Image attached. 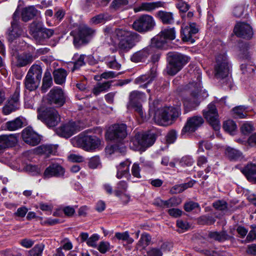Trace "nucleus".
I'll return each instance as SVG.
<instances>
[{
  "label": "nucleus",
  "mask_w": 256,
  "mask_h": 256,
  "mask_svg": "<svg viewBox=\"0 0 256 256\" xmlns=\"http://www.w3.org/2000/svg\"><path fill=\"white\" fill-rule=\"evenodd\" d=\"M200 78V75H198L196 82H190L187 86V88L190 92L192 96L190 98H186L184 100V105L187 111L194 109L200 104L198 97L202 91Z\"/></svg>",
  "instance_id": "nucleus-5"
},
{
  "label": "nucleus",
  "mask_w": 256,
  "mask_h": 256,
  "mask_svg": "<svg viewBox=\"0 0 256 256\" xmlns=\"http://www.w3.org/2000/svg\"><path fill=\"white\" fill-rule=\"evenodd\" d=\"M140 170L139 165L138 164L134 163L132 168V176L136 178H140L141 177Z\"/></svg>",
  "instance_id": "nucleus-63"
},
{
  "label": "nucleus",
  "mask_w": 256,
  "mask_h": 256,
  "mask_svg": "<svg viewBox=\"0 0 256 256\" xmlns=\"http://www.w3.org/2000/svg\"><path fill=\"white\" fill-rule=\"evenodd\" d=\"M204 123V120L200 116H194L188 120L185 126L182 129L184 132H194Z\"/></svg>",
  "instance_id": "nucleus-22"
},
{
  "label": "nucleus",
  "mask_w": 256,
  "mask_h": 256,
  "mask_svg": "<svg viewBox=\"0 0 256 256\" xmlns=\"http://www.w3.org/2000/svg\"><path fill=\"white\" fill-rule=\"evenodd\" d=\"M252 230L248 234L246 240L248 242H251L256 238V226H252Z\"/></svg>",
  "instance_id": "nucleus-61"
},
{
  "label": "nucleus",
  "mask_w": 256,
  "mask_h": 256,
  "mask_svg": "<svg viewBox=\"0 0 256 256\" xmlns=\"http://www.w3.org/2000/svg\"><path fill=\"white\" fill-rule=\"evenodd\" d=\"M77 130L76 123L74 122H70L62 126L59 129L62 136L64 137L68 138L74 134Z\"/></svg>",
  "instance_id": "nucleus-26"
},
{
  "label": "nucleus",
  "mask_w": 256,
  "mask_h": 256,
  "mask_svg": "<svg viewBox=\"0 0 256 256\" xmlns=\"http://www.w3.org/2000/svg\"><path fill=\"white\" fill-rule=\"evenodd\" d=\"M128 4V0H113L110 4V8L114 10H117L126 6Z\"/></svg>",
  "instance_id": "nucleus-45"
},
{
  "label": "nucleus",
  "mask_w": 256,
  "mask_h": 256,
  "mask_svg": "<svg viewBox=\"0 0 256 256\" xmlns=\"http://www.w3.org/2000/svg\"><path fill=\"white\" fill-rule=\"evenodd\" d=\"M198 32V28L194 22H190L188 25L182 24L181 29L182 39L184 42H193L192 36Z\"/></svg>",
  "instance_id": "nucleus-15"
},
{
  "label": "nucleus",
  "mask_w": 256,
  "mask_h": 256,
  "mask_svg": "<svg viewBox=\"0 0 256 256\" xmlns=\"http://www.w3.org/2000/svg\"><path fill=\"white\" fill-rule=\"evenodd\" d=\"M71 142L74 146L82 148L87 151L98 148L101 144L100 140L95 136L80 134L72 138Z\"/></svg>",
  "instance_id": "nucleus-7"
},
{
  "label": "nucleus",
  "mask_w": 256,
  "mask_h": 256,
  "mask_svg": "<svg viewBox=\"0 0 256 256\" xmlns=\"http://www.w3.org/2000/svg\"><path fill=\"white\" fill-rule=\"evenodd\" d=\"M22 120L17 118L7 122L4 124V128L9 131L16 130L22 128Z\"/></svg>",
  "instance_id": "nucleus-36"
},
{
  "label": "nucleus",
  "mask_w": 256,
  "mask_h": 256,
  "mask_svg": "<svg viewBox=\"0 0 256 256\" xmlns=\"http://www.w3.org/2000/svg\"><path fill=\"white\" fill-rule=\"evenodd\" d=\"M47 100L50 104L62 106L66 102V96L62 88L54 87L48 93Z\"/></svg>",
  "instance_id": "nucleus-13"
},
{
  "label": "nucleus",
  "mask_w": 256,
  "mask_h": 256,
  "mask_svg": "<svg viewBox=\"0 0 256 256\" xmlns=\"http://www.w3.org/2000/svg\"><path fill=\"white\" fill-rule=\"evenodd\" d=\"M198 207L199 204L197 202L190 201L184 204V209L186 212H190Z\"/></svg>",
  "instance_id": "nucleus-59"
},
{
  "label": "nucleus",
  "mask_w": 256,
  "mask_h": 256,
  "mask_svg": "<svg viewBox=\"0 0 256 256\" xmlns=\"http://www.w3.org/2000/svg\"><path fill=\"white\" fill-rule=\"evenodd\" d=\"M156 76L154 70H152L150 73L142 75L135 80V83L140 84V87L146 88L147 85L150 84Z\"/></svg>",
  "instance_id": "nucleus-25"
},
{
  "label": "nucleus",
  "mask_w": 256,
  "mask_h": 256,
  "mask_svg": "<svg viewBox=\"0 0 256 256\" xmlns=\"http://www.w3.org/2000/svg\"><path fill=\"white\" fill-rule=\"evenodd\" d=\"M213 206L217 210H223L227 208V203L222 200H219L213 203Z\"/></svg>",
  "instance_id": "nucleus-56"
},
{
  "label": "nucleus",
  "mask_w": 256,
  "mask_h": 256,
  "mask_svg": "<svg viewBox=\"0 0 256 256\" xmlns=\"http://www.w3.org/2000/svg\"><path fill=\"white\" fill-rule=\"evenodd\" d=\"M105 32L110 34L112 42L117 44L118 50L124 52H128L135 46V40L139 36L124 28H106Z\"/></svg>",
  "instance_id": "nucleus-1"
},
{
  "label": "nucleus",
  "mask_w": 256,
  "mask_h": 256,
  "mask_svg": "<svg viewBox=\"0 0 256 256\" xmlns=\"http://www.w3.org/2000/svg\"><path fill=\"white\" fill-rule=\"evenodd\" d=\"M22 138L26 143L32 146L38 144L40 141V136L30 128H26L22 130Z\"/></svg>",
  "instance_id": "nucleus-18"
},
{
  "label": "nucleus",
  "mask_w": 256,
  "mask_h": 256,
  "mask_svg": "<svg viewBox=\"0 0 256 256\" xmlns=\"http://www.w3.org/2000/svg\"><path fill=\"white\" fill-rule=\"evenodd\" d=\"M208 236L220 242L233 240L234 238L232 236L228 234L226 231H222L220 232H210L208 233Z\"/></svg>",
  "instance_id": "nucleus-31"
},
{
  "label": "nucleus",
  "mask_w": 256,
  "mask_h": 256,
  "mask_svg": "<svg viewBox=\"0 0 256 256\" xmlns=\"http://www.w3.org/2000/svg\"><path fill=\"white\" fill-rule=\"evenodd\" d=\"M115 237L119 240L126 241L128 244H132L134 242V240L130 236L128 232H116L115 234Z\"/></svg>",
  "instance_id": "nucleus-48"
},
{
  "label": "nucleus",
  "mask_w": 256,
  "mask_h": 256,
  "mask_svg": "<svg viewBox=\"0 0 256 256\" xmlns=\"http://www.w3.org/2000/svg\"><path fill=\"white\" fill-rule=\"evenodd\" d=\"M100 164V160L98 156L92 157L89 160L88 166L91 168H98Z\"/></svg>",
  "instance_id": "nucleus-55"
},
{
  "label": "nucleus",
  "mask_w": 256,
  "mask_h": 256,
  "mask_svg": "<svg viewBox=\"0 0 256 256\" xmlns=\"http://www.w3.org/2000/svg\"><path fill=\"white\" fill-rule=\"evenodd\" d=\"M234 116L240 118H243L247 116V108L244 106H238L235 107L232 109Z\"/></svg>",
  "instance_id": "nucleus-41"
},
{
  "label": "nucleus",
  "mask_w": 256,
  "mask_h": 256,
  "mask_svg": "<svg viewBox=\"0 0 256 256\" xmlns=\"http://www.w3.org/2000/svg\"><path fill=\"white\" fill-rule=\"evenodd\" d=\"M165 244H162L160 248H152L148 252V256H162V250L164 247Z\"/></svg>",
  "instance_id": "nucleus-53"
},
{
  "label": "nucleus",
  "mask_w": 256,
  "mask_h": 256,
  "mask_svg": "<svg viewBox=\"0 0 256 256\" xmlns=\"http://www.w3.org/2000/svg\"><path fill=\"white\" fill-rule=\"evenodd\" d=\"M128 188V184L126 182L121 180L118 183L117 190L115 191V194L117 196H119L123 192L126 190Z\"/></svg>",
  "instance_id": "nucleus-49"
},
{
  "label": "nucleus",
  "mask_w": 256,
  "mask_h": 256,
  "mask_svg": "<svg viewBox=\"0 0 256 256\" xmlns=\"http://www.w3.org/2000/svg\"><path fill=\"white\" fill-rule=\"evenodd\" d=\"M120 73H116L112 71H108L102 73L100 76V79L98 80L102 79H108L116 78Z\"/></svg>",
  "instance_id": "nucleus-57"
},
{
  "label": "nucleus",
  "mask_w": 256,
  "mask_h": 256,
  "mask_svg": "<svg viewBox=\"0 0 256 256\" xmlns=\"http://www.w3.org/2000/svg\"><path fill=\"white\" fill-rule=\"evenodd\" d=\"M156 16L165 24H170L174 22V15L171 12L160 10L156 12Z\"/></svg>",
  "instance_id": "nucleus-29"
},
{
  "label": "nucleus",
  "mask_w": 256,
  "mask_h": 256,
  "mask_svg": "<svg viewBox=\"0 0 256 256\" xmlns=\"http://www.w3.org/2000/svg\"><path fill=\"white\" fill-rule=\"evenodd\" d=\"M234 32L238 36L244 38H250L253 34L251 26L246 23L241 22L236 24Z\"/></svg>",
  "instance_id": "nucleus-16"
},
{
  "label": "nucleus",
  "mask_w": 256,
  "mask_h": 256,
  "mask_svg": "<svg viewBox=\"0 0 256 256\" xmlns=\"http://www.w3.org/2000/svg\"><path fill=\"white\" fill-rule=\"evenodd\" d=\"M160 34L164 38L167 42L168 40H172L176 38V30L174 28H168L162 30Z\"/></svg>",
  "instance_id": "nucleus-39"
},
{
  "label": "nucleus",
  "mask_w": 256,
  "mask_h": 256,
  "mask_svg": "<svg viewBox=\"0 0 256 256\" xmlns=\"http://www.w3.org/2000/svg\"><path fill=\"white\" fill-rule=\"evenodd\" d=\"M94 30L88 26L81 28L78 33L74 35V44L76 48L80 47L82 44L86 43V37L94 34ZM74 32H71L70 34L73 36Z\"/></svg>",
  "instance_id": "nucleus-14"
},
{
  "label": "nucleus",
  "mask_w": 256,
  "mask_h": 256,
  "mask_svg": "<svg viewBox=\"0 0 256 256\" xmlns=\"http://www.w3.org/2000/svg\"><path fill=\"white\" fill-rule=\"evenodd\" d=\"M53 75L54 82L58 84H62L65 82L67 72L64 69H58L54 72Z\"/></svg>",
  "instance_id": "nucleus-35"
},
{
  "label": "nucleus",
  "mask_w": 256,
  "mask_h": 256,
  "mask_svg": "<svg viewBox=\"0 0 256 256\" xmlns=\"http://www.w3.org/2000/svg\"><path fill=\"white\" fill-rule=\"evenodd\" d=\"M203 115L215 130L220 129L218 114L216 106L214 104L211 103L206 108L203 110Z\"/></svg>",
  "instance_id": "nucleus-12"
},
{
  "label": "nucleus",
  "mask_w": 256,
  "mask_h": 256,
  "mask_svg": "<svg viewBox=\"0 0 256 256\" xmlns=\"http://www.w3.org/2000/svg\"><path fill=\"white\" fill-rule=\"evenodd\" d=\"M98 240L99 236L96 234H94L88 239L86 244L90 246L96 248V242Z\"/></svg>",
  "instance_id": "nucleus-58"
},
{
  "label": "nucleus",
  "mask_w": 256,
  "mask_h": 256,
  "mask_svg": "<svg viewBox=\"0 0 256 256\" xmlns=\"http://www.w3.org/2000/svg\"><path fill=\"white\" fill-rule=\"evenodd\" d=\"M37 118L50 128L56 126L60 122V115L52 108H38Z\"/></svg>",
  "instance_id": "nucleus-8"
},
{
  "label": "nucleus",
  "mask_w": 256,
  "mask_h": 256,
  "mask_svg": "<svg viewBox=\"0 0 256 256\" xmlns=\"http://www.w3.org/2000/svg\"><path fill=\"white\" fill-rule=\"evenodd\" d=\"M112 16L108 14H100L92 18L90 20V23L94 24L104 22H105L111 20Z\"/></svg>",
  "instance_id": "nucleus-40"
},
{
  "label": "nucleus",
  "mask_w": 256,
  "mask_h": 256,
  "mask_svg": "<svg viewBox=\"0 0 256 256\" xmlns=\"http://www.w3.org/2000/svg\"><path fill=\"white\" fill-rule=\"evenodd\" d=\"M150 54V50L148 48H144L134 53L131 57V60L135 62L144 61L148 56Z\"/></svg>",
  "instance_id": "nucleus-32"
},
{
  "label": "nucleus",
  "mask_w": 256,
  "mask_h": 256,
  "mask_svg": "<svg viewBox=\"0 0 256 256\" xmlns=\"http://www.w3.org/2000/svg\"><path fill=\"white\" fill-rule=\"evenodd\" d=\"M130 162L128 160L120 162L117 166V173L116 176L118 178H122L124 176H128L130 178L129 174V166L130 164Z\"/></svg>",
  "instance_id": "nucleus-28"
},
{
  "label": "nucleus",
  "mask_w": 256,
  "mask_h": 256,
  "mask_svg": "<svg viewBox=\"0 0 256 256\" xmlns=\"http://www.w3.org/2000/svg\"><path fill=\"white\" fill-rule=\"evenodd\" d=\"M44 248L42 244H36L28 252V256H42V252Z\"/></svg>",
  "instance_id": "nucleus-46"
},
{
  "label": "nucleus",
  "mask_w": 256,
  "mask_h": 256,
  "mask_svg": "<svg viewBox=\"0 0 256 256\" xmlns=\"http://www.w3.org/2000/svg\"><path fill=\"white\" fill-rule=\"evenodd\" d=\"M155 140L156 135L153 132H139L132 140L130 146L136 150L144 151L152 145Z\"/></svg>",
  "instance_id": "nucleus-6"
},
{
  "label": "nucleus",
  "mask_w": 256,
  "mask_h": 256,
  "mask_svg": "<svg viewBox=\"0 0 256 256\" xmlns=\"http://www.w3.org/2000/svg\"><path fill=\"white\" fill-rule=\"evenodd\" d=\"M86 56L84 54L79 55L78 54H74L72 58L74 62H72L73 64L72 72L85 64L84 59Z\"/></svg>",
  "instance_id": "nucleus-38"
},
{
  "label": "nucleus",
  "mask_w": 256,
  "mask_h": 256,
  "mask_svg": "<svg viewBox=\"0 0 256 256\" xmlns=\"http://www.w3.org/2000/svg\"><path fill=\"white\" fill-rule=\"evenodd\" d=\"M230 71V64L225 54H220L216 57L214 75L217 79L222 80L228 77Z\"/></svg>",
  "instance_id": "nucleus-10"
},
{
  "label": "nucleus",
  "mask_w": 256,
  "mask_h": 256,
  "mask_svg": "<svg viewBox=\"0 0 256 256\" xmlns=\"http://www.w3.org/2000/svg\"><path fill=\"white\" fill-rule=\"evenodd\" d=\"M241 172L250 182H256V164H248Z\"/></svg>",
  "instance_id": "nucleus-27"
},
{
  "label": "nucleus",
  "mask_w": 256,
  "mask_h": 256,
  "mask_svg": "<svg viewBox=\"0 0 256 256\" xmlns=\"http://www.w3.org/2000/svg\"><path fill=\"white\" fill-rule=\"evenodd\" d=\"M64 170L60 165L54 164L48 166L43 174L44 178H49L52 177H60L64 176Z\"/></svg>",
  "instance_id": "nucleus-20"
},
{
  "label": "nucleus",
  "mask_w": 256,
  "mask_h": 256,
  "mask_svg": "<svg viewBox=\"0 0 256 256\" xmlns=\"http://www.w3.org/2000/svg\"><path fill=\"white\" fill-rule=\"evenodd\" d=\"M52 84V80L51 74L50 72H46L44 73L42 80V89L46 90L50 88Z\"/></svg>",
  "instance_id": "nucleus-44"
},
{
  "label": "nucleus",
  "mask_w": 256,
  "mask_h": 256,
  "mask_svg": "<svg viewBox=\"0 0 256 256\" xmlns=\"http://www.w3.org/2000/svg\"><path fill=\"white\" fill-rule=\"evenodd\" d=\"M224 129L227 132L232 134L236 129V125L232 120H228L224 122Z\"/></svg>",
  "instance_id": "nucleus-47"
},
{
  "label": "nucleus",
  "mask_w": 256,
  "mask_h": 256,
  "mask_svg": "<svg viewBox=\"0 0 256 256\" xmlns=\"http://www.w3.org/2000/svg\"><path fill=\"white\" fill-rule=\"evenodd\" d=\"M156 26L154 18L150 15L144 14L136 20L132 24V28L139 32L152 31Z\"/></svg>",
  "instance_id": "nucleus-9"
},
{
  "label": "nucleus",
  "mask_w": 256,
  "mask_h": 256,
  "mask_svg": "<svg viewBox=\"0 0 256 256\" xmlns=\"http://www.w3.org/2000/svg\"><path fill=\"white\" fill-rule=\"evenodd\" d=\"M164 5L165 2L161 1L142 2L138 6L134 8V12H135L142 11L152 12L160 8H164Z\"/></svg>",
  "instance_id": "nucleus-21"
},
{
  "label": "nucleus",
  "mask_w": 256,
  "mask_h": 256,
  "mask_svg": "<svg viewBox=\"0 0 256 256\" xmlns=\"http://www.w3.org/2000/svg\"><path fill=\"white\" fill-rule=\"evenodd\" d=\"M42 68L34 64L30 68L24 80L25 88L29 91L35 90L39 86L42 78Z\"/></svg>",
  "instance_id": "nucleus-4"
},
{
  "label": "nucleus",
  "mask_w": 256,
  "mask_h": 256,
  "mask_svg": "<svg viewBox=\"0 0 256 256\" xmlns=\"http://www.w3.org/2000/svg\"><path fill=\"white\" fill-rule=\"evenodd\" d=\"M68 160L73 162H80L84 161V158L82 156L76 154H70L68 156Z\"/></svg>",
  "instance_id": "nucleus-64"
},
{
  "label": "nucleus",
  "mask_w": 256,
  "mask_h": 256,
  "mask_svg": "<svg viewBox=\"0 0 256 256\" xmlns=\"http://www.w3.org/2000/svg\"><path fill=\"white\" fill-rule=\"evenodd\" d=\"M30 31L32 32H38V35L42 36L44 38H48L51 37L54 32L52 29L42 28L41 24L38 23L32 22L30 25Z\"/></svg>",
  "instance_id": "nucleus-24"
},
{
  "label": "nucleus",
  "mask_w": 256,
  "mask_h": 256,
  "mask_svg": "<svg viewBox=\"0 0 256 256\" xmlns=\"http://www.w3.org/2000/svg\"><path fill=\"white\" fill-rule=\"evenodd\" d=\"M180 114L179 108L164 107L156 110L154 120L158 124L166 126L171 123L172 120L178 118Z\"/></svg>",
  "instance_id": "nucleus-2"
},
{
  "label": "nucleus",
  "mask_w": 256,
  "mask_h": 256,
  "mask_svg": "<svg viewBox=\"0 0 256 256\" xmlns=\"http://www.w3.org/2000/svg\"><path fill=\"white\" fill-rule=\"evenodd\" d=\"M38 10L34 6L24 8L22 12V18L24 22H27L33 18L37 14Z\"/></svg>",
  "instance_id": "nucleus-30"
},
{
  "label": "nucleus",
  "mask_w": 256,
  "mask_h": 256,
  "mask_svg": "<svg viewBox=\"0 0 256 256\" xmlns=\"http://www.w3.org/2000/svg\"><path fill=\"white\" fill-rule=\"evenodd\" d=\"M194 162V160L192 156H183L179 162V164L181 166H191Z\"/></svg>",
  "instance_id": "nucleus-52"
},
{
  "label": "nucleus",
  "mask_w": 256,
  "mask_h": 256,
  "mask_svg": "<svg viewBox=\"0 0 256 256\" xmlns=\"http://www.w3.org/2000/svg\"><path fill=\"white\" fill-rule=\"evenodd\" d=\"M168 42L159 33L151 40V46L158 48H164L167 46Z\"/></svg>",
  "instance_id": "nucleus-34"
},
{
  "label": "nucleus",
  "mask_w": 256,
  "mask_h": 256,
  "mask_svg": "<svg viewBox=\"0 0 256 256\" xmlns=\"http://www.w3.org/2000/svg\"><path fill=\"white\" fill-rule=\"evenodd\" d=\"M19 14L16 11L12 16V20L11 22L12 30L8 32V38L11 40L20 36L22 34L23 30L19 26L18 22Z\"/></svg>",
  "instance_id": "nucleus-17"
},
{
  "label": "nucleus",
  "mask_w": 256,
  "mask_h": 256,
  "mask_svg": "<svg viewBox=\"0 0 256 256\" xmlns=\"http://www.w3.org/2000/svg\"><path fill=\"white\" fill-rule=\"evenodd\" d=\"M226 154L230 160H237L242 156V152L233 148L228 147L226 150Z\"/></svg>",
  "instance_id": "nucleus-42"
},
{
  "label": "nucleus",
  "mask_w": 256,
  "mask_h": 256,
  "mask_svg": "<svg viewBox=\"0 0 256 256\" xmlns=\"http://www.w3.org/2000/svg\"><path fill=\"white\" fill-rule=\"evenodd\" d=\"M167 60L166 72L168 75L174 76L188 62V58L182 54L171 52L168 54Z\"/></svg>",
  "instance_id": "nucleus-3"
},
{
  "label": "nucleus",
  "mask_w": 256,
  "mask_h": 256,
  "mask_svg": "<svg viewBox=\"0 0 256 256\" xmlns=\"http://www.w3.org/2000/svg\"><path fill=\"white\" fill-rule=\"evenodd\" d=\"M26 170L32 175H36L40 174V168L36 166L28 164L26 166Z\"/></svg>",
  "instance_id": "nucleus-60"
},
{
  "label": "nucleus",
  "mask_w": 256,
  "mask_h": 256,
  "mask_svg": "<svg viewBox=\"0 0 256 256\" xmlns=\"http://www.w3.org/2000/svg\"><path fill=\"white\" fill-rule=\"evenodd\" d=\"M127 134L126 126L125 124H116L110 126L106 136L110 140L119 141L124 139Z\"/></svg>",
  "instance_id": "nucleus-11"
},
{
  "label": "nucleus",
  "mask_w": 256,
  "mask_h": 256,
  "mask_svg": "<svg viewBox=\"0 0 256 256\" xmlns=\"http://www.w3.org/2000/svg\"><path fill=\"white\" fill-rule=\"evenodd\" d=\"M110 248V244L106 242H101L98 246V250L102 254L106 252Z\"/></svg>",
  "instance_id": "nucleus-62"
},
{
  "label": "nucleus",
  "mask_w": 256,
  "mask_h": 256,
  "mask_svg": "<svg viewBox=\"0 0 256 256\" xmlns=\"http://www.w3.org/2000/svg\"><path fill=\"white\" fill-rule=\"evenodd\" d=\"M240 130L242 134H247L254 130V127L252 124L246 122L242 125Z\"/></svg>",
  "instance_id": "nucleus-54"
},
{
  "label": "nucleus",
  "mask_w": 256,
  "mask_h": 256,
  "mask_svg": "<svg viewBox=\"0 0 256 256\" xmlns=\"http://www.w3.org/2000/svg\"><path fill=\"white\" fill-rule=\"evenodd\" d=\"M56 148L52 145H42L38 147L39 152L48 155L52 154L56 152Z\"/></svg>",
  "instance_id": "nucleus-43"
},
{
  "label": "nucleus",
  "mask_w": 256,
  "mask_h": 256,
  "mask_svg": "<svg viewBox=\"0 0 256 256\" xmlns=\"http://www.w3.org/2000/svg\"><path fill=\"white\" fill-rule=\"evenodd\" d=\"M152 240L150 236L147 233H143L136 244L137 248L144 250L150 244Z\"/></svg>",
  "instance_id": "nucleus-37"
},
{
  "label": "nucleus",
  "mask_w": 256,
  "mask_h": 256,
  "mask_svg": "<svg viewBox=\"0 0 256 256\" xmlns=\"http://www.w3.org/2000/svg\"><path fill=\"white\" fill-rule=\"evenodd\" d=\"M34 60V58L32 54L24 52L16 56L14 64L18 68L26 66L31 64Z\"/></svg>",
  "instance_id": "nucleus-23"
},
{
  "label": "nucleus",
  "mask_w": 256,
  "mask_h": 256,
  "mask_svg": "<svg viewBox=\"0 0 256 256\" xmlns=\"http://www.w3.org/2000/svg\"><path fill=\"white\" fill-rule=\"evenodd\" d=\"M181 203V200L180 198L172 197L165 200V208H170L178 206Z\"/></svg>",
  "instance_id": "nucleus-51"
},
{
  "label": "nucleus",
  "mask_w": 256,
  "mask_h": 256,
  "mask_svg": "<svg viewBox=\"0 0 256 256\" xmlns=\"http://www.w3.org/2000/svg\"><path fill=\"white\" fill-rule=\"evenodd\" d=\"M145 98L146 96L144 93L136 90L133 91L130 95V101L133 102L142 100Z\"/></svg>",
  "instance_id": "nucleus-50"
},
{
  "label": "nucleus",
  "mask_w": 256,
  "mask_h": 256,
  "mask_svg": "<svg viewBox=\"0 0 256 256\" xmlns=\"http://www.w3.org/2000/svg\"><path fill=\"white\" fill-rule=\"evenodd\" d=\"M18 134L0 136V152L6 148L14 146L18 142Z\"/></svg>",
  "instance_id": "nucleus-19"
},
{
  "label": "nucleus",
  "mask_w": 256,
  "mask_h": 256,
  "mask_svg": "<svg viewBox=\"0 0 256 256\" xmlns=\"http://www.w3.org/2000/svg\"><path fill=\"white\" fill-rule=\"evenodd\" d=\"M18 107V98L16 97L8 100V104L3 107L2 111L5 115H8L17 110Z\"/></svg>",
  "instance_id": "nucleus-33"
}]
</instances>
